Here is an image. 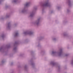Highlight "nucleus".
Returning <instances> with one entry per match:
<instances>
[{"mask_svg":"<svg viewBox=\"0 0 73 73\" xmlns=\"http://www.w3.org/2000/svg\"><path fill=\"white\" fill-rule=\"evenodd\" d=\"M40 5L42 7V13L45 12V9L46 7H50V4L48 0L44 1L43 3L40 4Z\"/></svg>","mask_w":73,"mask_h":73,"instance_id":"f257e3e1","label":"nucleus"},{"mask_svg":"<svg viewBox=\"0 0 73 73\" xmlns=\"http://www.w3.org/2000/svg\"><path fill=\"white\" fill-rule=\"evenodd\" d=\"M62 48H60L58 52L55 51H52L51 55L53 56H58L59 57H61L62 56Z\"/></svg>","mask_w":73,"mask_h":73,"instance_id":"f03ea898","label":"nucleus"},{"mask_svg":"<svg viewBox=\"0 0 73 73\" xmlns=\"http://www.w3.org/2000/svg\"><path fill=\"white\" fill-rule=\"evenodd\" d=\"M30 3L28 2L26 3V4L25 5L24 8L22 10L21 12L23 13H25L27 12V7L29 6Z\"/></svg>","mask_w":73,"mask_h":73,"instance_id":"7ed1b4c3","label":"nucleus"},{"mask_svg":"<svg viewBox=\"0 0 73 73\" xmlns=\"http://www.w3.org/2000/svg\"><path fill=\"white\" fill-rule=\"evenodd\" d=\"M36 10H37V7H34L32 12L31 13L30 15L29 16L30 17L32 18L34 16V15H35V12L36 11Z\"/></svg>","mask_w":73,"mask_h":73,"instance_id":"20e7f679","label":"nucleus"},{"mask_svg":"<svg viewBox=\"0 0 73 73\" xmlns=\"http://www.w3.org/2000/svg\"><path fill=\"white\" fill-rule=\"evenodd\" d=\"M19 41H17L15 42V43L14 44V48L13 50L15 52H17V45L19 44Z\"/></svg>","mask_w":73,"mask_h":73,"instance_id":"39448f33","label":"nucleus"},{"mask_svg":"<svg viewBox=\"0 0 73 73\" xmlns=\"http://www.w3.org/2000/svg\"><path fill=\"white\" fill-rule=\"evenodd\" d=\"M50 64L51 65H52V66H55L58 67L59 71L60 70V65H59V64L55 62H51L50 63Z\"/></svg>","mask_w":73,"mask_h":73,"instance_id":"423d86ee","label":"nucleus"},{"mask_svg":"<svg viewBox=\"0 0 73 73\" xmlns=\"http://www.w3.org/2000/svg\"><path fill=\"white\" fill-rule=\"evenodd\" d=\"M41 19V18H39L37 19L35 22H34L33 24L35 25L36 26H39L40 25V20Z\"/></svg>","mask_w":73,"mask_h":73,"instance_id":"0eeeda50","label":"nucleus"},{"mask_svg":"<svg viewBox=\"0 0 73 73\" xmlns=\"http://www.w3.org/2000/svg\"><path fill=\"white\" fill-rule=\"evenodd\" d=\"M23 33L25 35H33V32L32 31H27L24 32Z\"/></svg>","mask_w":73,"mask_h":73,"instance_id":"6e6552de","label":"nucleus"},{"mask_svg":"<svg viewBox=\"0 0 73 73\" xmlns=\"http://www.w3.org/2000/svg\"><path fill=\"white\" fill-rule=\"evenodd\" d=\"M0 52L4 53L5 52V48L3 46L1 47L0 48Z\"/></svg>","mask_w":73,"mask_h":73,"instance_id":"1a4fd4ad","label":"nucleus"},{"mask_svg":"<svg viewBox=\"0 0 73 73\" xmlns=\"http://www.w3.org/2000/svg\"><path fill=\"white\" fill-rule=\"evenodd\" d=\"M30 62L31 63V64L32 66V67L34 68H35V63L33 62V59H31L30 61Z\"/></svg>","mask_w":73,"mask_h":73,"instance_id":"9d476101","label":"nucleus"},{"mask_svg":"<svg viewBox=\"0 0 73 73\" xmlns=\"http://www.w3.org/2000/svg\"><path fill=\"white\" fill-rule=\"evenodd\" d=\"M11 22H9L8 24V29L9 30L11 29Z\"/></svg>","mask_w":73,"mask_h":73,"instance_id":"9b49d317","label":"nucleus"},{"mask_svg":"<svg viewBox=\"0 0 73 73\" xmlns=\"http://www.w3.org/2000/svg\"><path fill=\"white\" fill-rule=\"evenodd\" d=\"M0 37L2 38L3 40H4V38H5V35L4 34H2L0 36Z\"/></svg>","mask_w":73,"mask_h":73,"instance_id":"f8f14e48","label":"nucleus"},{"mask_svg":"<svg viewBox=\"0 0 73 73\" xmlns=\"http://www.w3.org/2000/svg\"><path fill=\"white\" fill-rule=\"evenodd\" d=\"M67 3H68V5L70 7L72 5V4H71V1L70 0H67Z\"/></svg>","mask_w":73,"mask_h":73,"instance_id":"ddd939ff","label":"nucleus"},{"mask_svg":"<svg viewBox=\"0 0 73 73\" xmlns=\"http://www.w3.org/2000/svg\"><path fill=\"white\" fill-rule=\"evenodd\" d=\"M38 39L39 41H40L41 40H42V39H44V37L40 36L38 38Z\"/></svg>","mask_w":73,"mask_h":73,"instance_id":"4468645a","label":"nucleus"},{"mask_svg":"<svg viewBox=\"0 0 73 73\" xmlns=\"http://www.w3.org/2000/svg\"><path fill=\"white\" fill-rule=\"evenodd\" d=\"M24 69L26 71H28V66H27V65H25L24 67Z\"/></svg>","mask_w":73,"mask_h":73,"instance_id":"2eb2a0df","label":"nucleus"},{"mask_svg":"<svg viewBox=\"0 0 73 73\" xmlns=\"http://www.w3.org/2000/svg\"><path fill=\"white\" fill-rule=\"evenodd\" d=\"M10 16H11L10 14H7L6 15L5 18H9L10 17Z\"/></svg>","mask_w":73,"mask_h":73,"instance_id":"dca6fc26","label":"nucleus"},{"mask_svg":"<svg viewBox=\"0 0 73 73\" xmlns=\"http://www.w3.org/2000/svg\"><path fill=\"white\" fill-rule=\"evenodd\" d=\"M18 36H19V33L17 32L15 33V35H14V37H17Z\"/></svg>","mask_w":73,"mask_h":73,"instance_id":"f3484780","label":"nucleus"},{"mask_svg":"<svg viewBox=\"0 0 73 73\" xmlns=\"http://www.w3.org/2000/svg\"><path fill=\"white\" fill-rule=\"evenodd\" d=\"M6 48H7V49H8L9 48H11V46L10 45H8L7 44L6 45Z\"/></svg>","mask_w":73,"mask_h":73,"instance_id":"a211bd4d","label":"nucleus"},{"mask_svg":"<svg viewBox=\"0 0 73 73\" xmlns=\"http://www.w3.org/2000/svg\"><path fill=\"white\" fill-rule=\"evenodd\" d=\"M63 35L64 36L67 37L68 36V34H66V33H64L63 34Z\"/></svg>","mask_w":73,"mask_h":73,"instance_id":"6ab92c4d","label":"nucleus"},{"mask_svg":"<svg viewBox=\"0 0 73 73\" xmlns=\"http://www.w3.org/2000/svg\"><path fill=\"white\" fill-rule=\"evenodd\" d=\"M18 0H14L12 1V3H16L17 2Z\"/></svg>","mask_w":73,"mask_h":73,"instance_id":"aec40b11","label":"nucleus"},{"mask_svg":"<svg viewBox=\"0 0 73 73\" xmlns=\"http://www.w3.org/2000/svg\"><path fill=\"white\" fill-rule=\"evenodd\" d=\"M52 40L53 41H56L57 40V39H56V38H52Z\"/></svg>","mask_w":73,"mask_h":73,"instance_id":"412c9836","label":"nucleus"},{"mask_svg":"<svg viewBox=\"0 0 73 73\" xmlns=\"http://www.w3.org/2000/svg\"><path fill=\"white\" fill-rule=\"evenodd\" d=\"M5 62V61H4V60H2L1 63L2 64H3Z\"/></svg>","mask_w":73,"mask_h":73,"instance_id":"4be33fe9","label":"nucleus"},{"mask_svg":"<svg viewBox=\"0 0 73 73\" xmlns=\"http://www.w3.org/2000/svg\"><path fill=\"white\" fill-rule=\"evenodd\" d=\"M57 8L58 9V10H59V9H61V7H57Z\"/></svg>","mask_w":73,"mask_h":73,"instance_id":"5701e85b","label":"nucleus"},{"mask_svg":"<svg viewBox=\"0 0 73 73\" xmlns=\"http://www.w3.org/2000/svg\"><path fill=\"white\" fill-rule=\"evenodd\" d=\"M5 18L3 17H1L0 18L1 20H3Z\"/></svg>","mask_w":73,"mask_h":73,"instance_id":"b1692460","label":"nucleus"},{"mask_svg":"<svg viewBox=\"0 0 73 73\" xmlns=\"http://www.w3.org/2000/svg\"><path fill=\"white\" fill-rule=\"evenodd\" d=\"M4 1V0H0V4L1 3V2H3Z\"/></svg>","mask_w":73,"mask_h":73,"instance_id":"393cba45","label":"nucleus"},{"mask_svg":"<svg viewBox=\"0 0 73 73\" xmlns=\"http://www.w3.org/2000/svg\"><path fill=\"white\" fill-rule=\"evenodd\" d=\"M67 11L68 13H69V12H70V10H69L68 9Z\"/></svg>","mask_w":73,"mask_h":73,"instance_id":"a878e982","label":"nucleus"},{"mask_svg":"<svg viewBox=\"0 0 73 73\" xmlns=\"http://www.w3.org/2000/svg\"><path fill=\"white\" fill-rule=\"evenodd\" d=\"M38 47H40V44L38 43V45L37 46Z\"/></svg>","mask_w":73,"mask_h":73,"instance_id":"bb28decb","label":"nucleus"},{"mask_svg":"<svg viewBox=\"0 0 73 73\" xmlns=\"http://www.w3.org/2000/svg\"><path fill=\"white\" fill-rule=\"evenodd\" d=\"M31 53L32 55H33L34 54V53H33V51L31 52Z\"/></svg>","mask_w":73,"mask_h":73,"instance_id":"cd10ccee","label":"nucleus"},{"mask_svg":"<svg viewBox=\"0 0 73 73\" xmlns=\"http://www.w3.org/2000/svg\"><path fill=\"white\" fill-rule=\"evenodd\" d=\"M8 8V6L7 5H6L5 6V8Z\"/></svg>","mask_w":73,"mask_h":73,"instance_id":"c85d7f7f","label":"nucleus"},{"mask_svg":"<svg viewBox=\"0 0 73 73\" xmlns=\"http://www.w3.org/2000/svg\"><path fill=\"white\" fill-rule=\"evenodd\" d=\"M13 65V63L12 62L11 64V66H12V65Z\"/></svg>","mask_w":73,"mask_h":73,"instance_id":"c756f323","label":"nucleus"},{"mask_svg":"<svg viewBox=\"0 0 73 73\" xmlns=\"http://www.w3.org/2000/svg\"><path fill=\"white\" fill-rule=\"evenodd\" d=\"M65 56L66 57H67V56H69V54H66Z\"/></svg>","mask_w":73,"mask_h":73,"instance_id":"7c9ffc66","label":"nucleus"},{"mask_svg":"<svg viewBox=\"0 0 73 73\" xmlns=\"http://www.w3.org/2000/svg\"><path fill=\"white\" fill-rule=\"evenodd\" d=\"M53 12V11H52L51 12V13H52Z\"/></svg>","mask_w":73,"mask_h":73,"instance_id":"2f4dec72","label":"nucleus"},{"mask_svg":"<svg viewBox=\"0 0 73 73\" xmlns=\"http://www.w3.org/2000/svg\"><path fill=\"white\" fill-rule=\"evenodd\" d=\"M23 56V54H20V56Z\"/></svg>","mask_w":73,"mask_h":73,"instance_id":"473e14b6","label":"nucleus"},{"mask_svg":"<svg viewBox=\"0 0 73 73\" xmlns=\"http://www.w3.org/2000/svg\"><path fill=\"white\" fill-rule=\"evenodd\" d=\"M16 25H17V24H15V26H16Z\"/></svg>","mask_w":73,"mask_h":73,"instance_id":"72a5a7b5","label":"nucleus"},{"mask_svg":"<svg viewBox=\"0 0 73 73\" xmlns=\"http://www.w3.org/2000/svg\"><path fill=\"white\" fill-rule=\"evenodd\" d=\"M0 65H1V64H0Z\"/></svg>","mask_w":73,"mask_h":73,"instance_id":"f704fd0d","label":"nucleus"},{"mask_svg":"<svg viewBox=\"0 0 73 73\" xmlns=\"http://www.w3.org/2000/svg\"><path fill=\"white\" fill-rule=\"evenodd\" d=\"M43 52V51H42V52Z\"/></svg>","mask_w":73,"mask_h":73,"instance_id":"c9c22d12","label":"nucleus"},{"mask_svg":"<svg viewBox=\"0 0 73 73\" xmlns=\"http://www.w3.org/2000/svg\"><path fill=\"white\" fill-rule=\"evenodd\" d=\"M64 23H66V22H64Z\"/></svg>","mask_w":73,"mask_h":73,"instance_id":"e433bc0d","label":"nucleus"}]
</instances>
